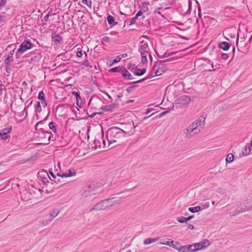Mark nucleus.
I'll list each match as a JSON object with an SVG mask.
<instances>
[{"instance_id":"1","label":"nucleus","mask_w":252,"mask_h":252,"mask_svg":"<svg viewBox=\"0 0 252 252\" xmlns=\"http://www.w3.org/2000/svg\"><path fill=\"white\" fill-rule=\"evenodd\" d=\"M126 133L125 131L116 126L109 128L106 134L109 146L113 143L118 142L120 139L125 136Z\"/></svg>"},{"instance_id":"2","label":"nucleus","mask_w":252,"mask_h":252,"mask_svg":"<svg viewBox=\"0 0 252 252\" xmlns=\"http://www.w3.org/2000/svg\"><path fill=\"white\" fill-rule=\"evenodd\" d=\"M121 202V201L120 199H115V198L114 197L104 199L96 204L90 209V211L104 210L108 207L113 206L115 204H119Z\"/></svg>"},{"instance_id":"3","label":"nucleus","mask_w":252,"mask_h":252,"mask_svg":"<svg viewBox=\"0 0 252 252\" xmlns=\"http://www.w3.org/2000/svg\"><path fill=\"white\" fill-rule=\"evenodd\" d=\"M98 193V189L94 184H91L86 186L81 194L84 199H90L92 196Z\"/></svg>"},{"instance_id":"4","label":"nucleus","mask_w":252,"mask_h":252,"mask_svg":"<svg viewBox=\"0 0 252 252\" xmlns=\"http://www.w3.org/2000/svg\"><path fill=\"white\" fill-rule=\"evenodd\" d=\"M169 59L165 60L163 61H158L155 62V65L152 68V69L150 72V75L146 77V79H149L155 76L160 75L161 73L159 72L160 66L163 65V63L170 61Z\"/></svg>"},{"instance_id":"5","label":"nucleus","mask_w":252,"mask_h":252,"mask_svg":"<svg viewBox=\"0 0 252 252\" xmlns=\"http://www.w3.org/2000/svg\"><path fill=\"white\" fill-rule=\"evenodd\" d=\"M34 46L33 44L31 43L30 39L24 40L21 44L19 48L17 50L16 53V58L19 59L20 55L23 54L27 50L32 49Z\"/></svg>"},{"instance_id":"6","label":"nucleus","mask_w":252,"mask_h":252,"mask_svg":"<svg viewBox=\"0 0 252 252\" xmlns=\"http://www.w3.org/2000/svg\"><path fill=\"white\" fill-rule=\"evenodd\" d=\"M102 136L103 134L101 135L99 133L96 135L95 139L94 141V146L92 145V148L93 149H94V150H96L97 148L102 149V148H104L105 145V141L104 140H103Z\"/></svg>"},{"instance_id":"7","label":"nucleus","mask_w":252,"mask_h":252,"mask_svg":"<svg viewBox=\"0 0 252 252\" xmlns=\"http://www.w3.org/2000/svg\"><path fill=\"white\" fill-rule=\"evenodd\" d=\"M12 131V126H10L7 127L3 128L0 130V138L1 140L5 141L10 139V133Z\"/></svg>"},{"instance_id":"8","label":"nucleus","mask_w":252,"mask_h":252,"mask_svg":"<svg viewBox=\"0 0 252 252\" xmlns=\"http://www.w3.org/2000/svg\"><path fill=\"white\" fill-rule=\"evenodd\" d=\"M190 97L188 95H183L176 99V103L183 105H187L190 101Z\"/></svg>"},{"instance_id":"9","label":"nucleus","mask_w":252,"mask_h":252,"mask_svg":"<svg viewBox=\"0 0 252 252\" xmlns=\"http://www.w3.org/2000/svg\"><path fill=\"white\" fill-rule=\"evenodd\" d=\"M76 175V172L74 170H69L67 172L63 173L62 174H61L59 173H57V175L58 177H60L61 178H63V177H69L73 176H75Z\"/></svg>"},{"instance_id":"10","label":"nucleus","mask_w":252,"mask_h":252,"mask_svg":"<svg viewBox=\"0 0 252 252\" xmlns=\"http://www.w3.org/2000/svg\"><path fill=\"white\" fill-rule=\"evenodd\" d=\"M252 208V196L247 198L245 208H241L242 212H245L250 210Z\"/></svg>"},{"instance_id":"11","label":"nucleus","mask_w":252,"mask_h":252,"mask_svg":"<svg viewBox=\"0 0 252 252\" xmlns=\"http://www.w3.org/2000/svg\"><path fill=\"white\" fill-rule=\"evenodd\" d=\"M205 117L203 116H200L197 119V120L194 121L193 122L194 124H196V126L199 127L201 126L202 127L205 125Z\"/></svg>"},{"instance_id":"12","label":"nucleus","mask_w":252,"mask_h":252,"mask_svg":"<svg viewBox=\"0 0 252 252\" xmlns=\"http://www.w3.org/2000/svg\"><path fill=\"white\" fill-rule=\"evenodd\" d=\"M14 53V50H11L10 51H9L8 56L5 58V59L4 60V63L6 64V68L8 66H9V62L13 61V55Z\"/></svg>"},{"instance_id":"13","label":"nucleus","mask_w":252,"mask_h":252,"mask_svg":"<svg viewBox=\"0 0 252 252\" xmlns=\"http://www.w3.org/2000/svg\"><path fill=\"white\" fill-rule=\"evenodd\" d=\"M52 38L55 44L59 43L63 40L62 36L60 35V34H57L56 32L52 33Z\"/></svg>"},{"instance_id":"14","label":"nucleus","mask_w":252,"mask_h":252,"mask_svg":"<svg viewBox=\"0 0 252 252\" xmlns=\"http://www.w3.org/2000/svg\"><path fill=\"white\" fill-rule=\"evenodd\" d=\"M122 74L124 78L128 80H132L133 78L132 75L127 71L125 67H123V69L122 71Z\"/></svg>"},{"instance_id":"15","label":"nucleus","mask_w":252,"mask_h":252,"mask_svg":"<svg viewBox=\"0 0 252 252\" xmlns=\"http://www.w3.org/2000/svg\"><path fill=\"white\" fill-rule=\"evenodd\" d=\"M147 48H148V44L147 42H145L144 40L141 41L138 51L140 53L143 52H147L146 51Z\"/></svg>"},{"instance_id":"16","label":"nucleus","mask_w":252,"mask_h":252,"mask_svg":"<svg viewBox=\"0 0 252 252\" xmlns=\"http://www.w3.org/2000/svg\"><path fill=\"white\" fill-rule=\"evenodd\" d=\"M231 45L226 41H222L219 44V47L224 51H227Z\"/></svg>"},{"instance_id":"17","label":"nucleus","mask_w":252,"mask_h":252,"mask_svg":"<svg viewBox=\"0 0 252 252\" xmlns=\"http://www.w3.org/2000/svg\"><path fill=\"white\" fill-rule=\"evenodd\" d=\"M107 20L108 24L111 26L113 27L115 25H117L118 24V22L115 21V19L114 17L110 15H108L107 17Z\"/></svg>"},{"instance_id":"18","label":"nucleus","mask_w":252,"mask_h":252,"mask_svg":"<svg viewBox=\"0 0 252 252\" xmlns=\"http://www.w3.org/2000/svg\"><path fill=\"white\" fill-rule=\"evenodd\" d=\"M118 104H113L110 105H106L104 107L103 110L105 111L111 112L114 109L117 108Z\"/></svg>"},{"instance_id":"19","label":"nucleus","mask_w":252,"mask_h":252,"mask_svg":"<svg viewBox=\"0 0 252 252\" xmlns=\"http://www.w3.org/2000/svg\"><path fill=\"white\" fill-rule=\"evenodd\" d=\"M146 68H136L135 71L133 73L136 76H142L146 73Z\"/></svg>"},{"instance_id":"20","label":"nucleus","mask_w":252,"mask_h":252,"mask_svg":"<svg viewBox=\"0 0 252 252\" xmlns=\"http://www.w3.org/2000/svg\"><path fill=\"white\" fill-rule=\"evenodd\" d=\"M141 55V62L143 63H148V60L147 59V56L148 54V52H143L140 53Z\"/></svg>"},{"instance_id":"21","label":"nucleus","mask_w":252,"mask_h":252,"mask_svg":"<svg viewBox=\"0 0 252 252\" xmlns=\"http://www.w3.org/2000/svg\"><path fill=\"white\" fill-rule=\"evenodd\" d=\"M196 124L192 123L188 128H187L186 130L187 131L186 133H190L194 130L196 129L197 126H196Z\"/></svg>"},{"instance_id":"22","label":"nucleus","mask_w":252,"mask_h":252,"mask_svg":"<svg viewBox=\"0 0 252 252\" xmlns=\"http://www.w3.org/2000/svg\"><path fill=\"white\" fill-rule=\"evenodd\" d=\"M202 244L200 242L196 243L193 244V251L196 252L197 251L203 249L202 247Z\"/></svg>"},{"instance_id":"23","label":"nucleus","mask_w":252,"mask_h":252,"mask_svg":"<svg viewBox=\"0 0 252 252\" xmlns=\"http://www.w3.org/2000/svg\"><path fill=\"white\" fill-rule=\"evenodd\" d=\"M202 210L199 206H196L193 207H190L189 208V211L192 213H197Z\"/></svg>"},{"instance_id":"24","label":"nucleus","mask_w":252,"mask_h":252,"mask_svg":"<svg viewBox=\"0 0 252 252\" xmlns=\"http://www.w3.org/2000/svg\"><path fill=\"white\" fill-rule=\"evenodd\" d=\"M158 240V238H148L145 240L144 244L145 245H149L152 243L156 242Z\"/></svg>"},{"instance_id":"25","label":"nucleus","mask_w":252,"mask_h":252,"mask_svg":"<svg viewBox=\"0 0 252 252\" xmlns=\"http://www.w3.org/2000/svg\"><path fill=\"white\" fill-rule=\"evenodd\" d=\"M251 151L252 150H251L250 147H247V146H245V147L243 148L242 153L243 156H246L250 154Z\"/></svg>"},{"instance_id":"26","label":"nucleus","mask_w":252,"mask_h":252,"mask_svg":"<svg viewBox=\"0 0 252 252\" xmlns=\"http://www.w3.org/2000/svg\"><path fill=\"white\" fill-rule=\"evenodd\" d=\"M49 128L52 130V131L56 133L57 132V129L56 127V125L54 122H51L49 124Z\"/></svg>"},{"instance_id":"27","label":"nucleus","mask_w":252,"mask_h":252,"mask_svg":"<svg viewBox=\"0 0 252 252\" xmlns=\"http://www.w3.org/2000/svg\"><path fill=\"white\" fill-rule=\"evenodd\" d=\"M60 211L57 209H55L53 210V211L50 214L51 219L50 220L53 219L54 218L56 217L57 215L59 214Z\"/></svg>"},{"instance_id":"28","label":"nucleus","mask_w":252,"mask_h":252,"mask_svg":"<svg viewBox=\"0 0 252 252\" xmlns=\"http://www.w3.org/2000/svg\"><path fill=\"white\" fill-rule=\"evenodd\" d=\"M123 69V67L119 66L115 67H113V68L110 69L109 70V71L112 72H119L122 73Z\"/></svg>"},{"instance_id":"29","label":"nucleus","mask_w":252,"mask_h":252,"mask_svg":"<svg viewBox=\"0 0 252 252\" xmlns=\"http://www.w3.org/2000/svg\"><path fill=\"white\" fill-rule=\"evenodd\" d=\"M200 243L202 244V245L203 249H205L206 247H207L210 245V241L208 240V239H205L200 242Z\"/></svg>"},{"instance_id":"30","label":"nucleus","mask_w":252,"mask_h":252,"mask_svg":"<svg viewBox=\"0 0 252 252\" xmlns=\"http://www.w3.org/2000/svg\"><path fill=\"white\" fill-rule=\"evenodd\" d=\"M234 159V155L232 154H228L226 158V162H231L233 161Z\"/></svg>"},{"instance_id":"31","label":"nucleus","mask_w":252,"mask_h":252,"mask_svg":"<svg viewBox=\"0 0 252 252\" xmlns=\"http://www.w3.org/2000/svg\"><path fill=\"white\" fill-rule=\"evenodd\" d=\"M34 108L35 112H40L42 111V108L40 102L37 101L36 102V104L35 105Z\"/></svg>"},{"instance_id":"32","label":"nucleus","mask_w":252,"mask_h":252,"mask_svg":"<svg viewBox=\"0 0 252 252\" xmlns=\"http://www.w3.org/2000/svg\"><path fill=\"white\" fill-rule=\"evenodd\" d=\"M72 94L76 97V101H79V100H81V97L78 92L74 91L72 93Z\"/></svg>"},{"instance_id":"33","label":"nucleus","mask_w":252,"mask_h":252,"mask_svg":"<svg viewBox=\"0 0 252 252\" xmlns=\"http://www.w3.org/2000/svg\"><path fill=\"white\" fill-rule=\"evenodd\" d=\"M16 48V46L15 44H12L8 45L6 48V50L10 51L12 50H13L15 52V50Z\"/></svg>"},{"instance_id":"34","label":"nucleus","mask_w":252,"mask_h":252,"mask_svg":"<svg viewBox=\"0 0 252 252\" xmlns=\"http://www.w3.org/2000/svg\"><path fill=\"white\" fill-rule=\"evenodd\" d=\"M178 252H188L186 245L179 247Z\"/></svg>"},{"instance_id":"35","label":"nucleus","mask_w":252,"mask_h":252,"mask_svg":"<svg viewBox=\"0 0 252 252\" xmlns=\"http://www.w3.org/2000/svg\"><path fill=\"white\" fill-rule=\"evenodd\" d=\"M37 98L40 100H43L45 98V95L43 91L39 92Z\"/></svg>"},{"instance_id":"36","label":"nucleus","mask_w":252,"mask_h":252,"mask_svg":"<svg viewBox=\"0 0 252 252\" xmlns=\"http://www.w3.org/2000/svg\"><path fill=\"white\" fill-rule=\"evenodd\" d=\"M136 87H137V86H136V85L129 86L128 87H127L126 88V91L128 93H131L133 91V90L134 89H135L136 88Z\"/></svg>"},{"instance_id":"37","label":"nucleus","mask_w":252,"mask_h":252,"mask_svg":"<svg viewBox=\"0 0 252 252\" xmlns=\"http://www.w3.org/2000/svg\"><path fill=\"white\" fill-rule=\"evenodd\" d=\"M242 212H242V209H241V210H235V211H233V212H230V213H229V215H230V216L232 217V216H235V215H236L239 214H240V213H242Z\"/></svg>"},{"instance_id":"38","label":"nucleus","mask_w":252,"mask_h":252,"mask_svg":"<svg viewBox=\"0 0 252 252\" xmlns=\"http://www.w3.org/2000/svg\"><path fill=\"white\" fill-rule=\"evenodd\" d=\"M178 221L180 223H184L187 222V219L184 217H180L177 218Z\"/></svg>"},{"instance_id":"39","label":"nucleus","mask_w":252,"mask_h":252,"mask_svg":"<svg viewBox=\"0 0 252 252\" xmlns=\"http://www.w3.org/2000/svg\"><path fill=\"white\" fill-rule=\"evenodd\" d=\"M7 0H0V10L5 6Z\"/></svg>"},{"instance_id":"40","label":"nucleus","mask_w":252,"mask_h":252,"mask_svg":"<svg viewBox=\"0 0 252 252\" xmlns=\"http://www.w3.org/2000/svg\"><path fill=\"white\" fill-rule=\"evenodd\" d=\"M82 55H83V54H82V49L80 48H78L77 49V54H76L77 57L80 58L82 56Z\"/></svg>"},{"instance_id":"41","label":"nucleus","mask_w":252,"mask_h":252,"mask_svg":"<svg viewBox=\"0 0 252 252\" xmlns=\"http://www.w3.org/2000/svg\"><path fill=\"white\" fill-rule=\"evenodd\" d=\"M187 247L188 248V252H195V251H193V244L189 245H186Z\"/></svg>"},{"instance_id":"42","label":"nucleus","mask_w":252,"mask_h":252,"mask_svg":"<svg viewBox=\"0 0 252 252\" xmlns=\"http://www.w3.org/2000/svg\"><path fill=\"white\" fill-rule=\"evenodd\" d=\"M82 2L83 4H86L88 6L91 7L92 5V2L91 1H88L87 0H82Z\"/></svg>"},{"instance_id":"43","label":"nucleus","mask_w":252,"mask_h":252,"mask_svg":"<svg viewBox=\"0 0 252 252\" xmlns=\"http://www.w3.org/2000/svg\"><path fill=\"white\" fill-rule=\"evenodd\" d=\"M135 18L136 17L134 16V17H133L132 18H131L130 20L129 23L128 24L129 26L135 24L136 20L137 19V18Z\"/></svg>"},{"instance_id":"44","label":"nucleus","mask_w":252,"mask_h":252,"mask_svg":"<svg viewBox=\"0 0 252 252\" xmlns=\"http://www.w3.org/2000/svg\"><path fill=\"white\" fill-rule=\"evenodd\" d=\"M170 110H168L167 111H163L159 114V117H160V118L164 116V115H165L166 114L170 113Z\"/></svg>"},{"instance_id":"45","label":"nucleus","mask_w":252,"mask_h":252,"mask_svg":"<svg viewBox=\"0 0 252 252\" xmlns=\"http://www.w3.org/2000/svg\"><path fill=\"white\" fill-rule=\"evenodd\" d=\"M179 243L178 242H175V243L174 244V245H171L170 244V247L174 248V249H176L178 250H179V247L178 245H179Z\"/></svg>"},{"instance_id":"46","label":"nucleus","mask_w":252,"mask_h":252,"mask_svg":"<svg viewBox=\"0 0 252 252\" xmlns=\"http://www.w3.org/2000/svg\"><path fill=\"white\" fill-rule=\"evenodd\" d=\"M49 14H47L44 17V20L45 21V22H43L42 25V26H44L45 25H46V23L48 21V18H49Z\"/></svg>"},{"instance_id":"47","label":"nucleus","mask_w":252,"mask_h":252,"mask_svg":"<svg viewBox=\"0 0 252 252\" xmlns=\"http://www.w3.org/2000/svg\"><path fill=\"white\" fill-rule=\"evenodd\" d=\"M228 55L226 53H222L221 55V59L224 60H227L228 58Z\"/></svg>"},{"instance_id":"48","label":"nucleus","mask_w":252,"mask_h":252,"mask_svg":"<svg viewBox=\"0 0 252 252\" xmlns=\"http://www.w3.org/2000/svg\"><path fill=\"white\" fill-rule=\"evenodd\" d=\"M83 65L86 67H92V66L90 65L89 62L88 60H86L84 63H83Z\"/></svg>"},{"instance_id":"49","label":"nucleus","mask_w":252,"mask_h":252,"mask_svg":"<svg viewBox=\"0 0 252 252\" xmlns=\"http://www.w3.org/2000/svg\"><path fill=\"white\" fill-rule=\"evenodd\" d=\"M161 244L167 245V246H170V243H169V241H166V240L164 239L162 242H161L160 243Z\"/></svg>"},{"instance_id":"50","label":"nucleus","mask_w":252,"mask_h":252,"mask_svg":"<svg viewBox=\"0 0 252 252\" xmlns=\"http://www.w3.org/2000/svg\"><path fill=\"white\" fill-rule=\"evenodd\" d=\"M170 56V52H166L164 55L162 56V57H159V58L163 59L165 58H167Z\"/></svg>"},{"instance_id":"51","label":"nucleus","mask_w":252,"mask_h":252,"mask_svg":"<svg viewBox=\"0 0 252 252\" xmlns=\"http://www.w3.org/2000/svg\"><path fill=\"white\" fill-rule=\"evenodd\" d=\"M146 80H147V79H146V78H145L144 79L139 80L138 81H135V82H133L131 83V84H138V83H142V82H144Z\"/></svg>"},{"instance_id":"52","label":"nucleus","mask_w":252,"mask_h":252,"mask_svg":"<svg viewBox=\"0 0 252 252\" xmlns=\"http://www.w3.org/2000/svg\"><path fill=\"white\" fill-rule=\"evenodd\" d=\"M121 59H122L121 57H120V56H118L117 59L113 60L112 63H117L119 62L121 60Z\"/></svg>"},{"instance_id":"53","label":"nucleus","mask_w":252,"mask_h":252,"mask_svg":"<svg viewBox=\"0 0 252 252\" xmlns=\"http://www.w3.org/2000/svg\"><path fill=\"white\" fill-rule=\"evenodd\" d=\"M49 173L52 176L53 179H56L57 178V176H58L57 175V174L55 175V174L53 173V172L52 170L51 171L49 170Z\"/></svg>"},{"instance_id":"54","label":"nucleus","mask_w":252,"mask_h":252,"mask_svg":"<svg viewBox=\"0 0 252 252\" xmlns=\"http://www.w3.org/2000/svg\"><path fill=\"white\" fill-rule=\"evenodd\" d=\"M50 179L51 180H54L55 182L57 184H58L62 182L60 178H59V177L58 178L57 177V178L56 179H52L50 177Z\"/></svg>"},{"instance_id":"55","label":"nucleus","mask_w":252,"mask_h":252,"mask_svg":"<svg viewBox=\"0 0 252 252\" xmlns=\"http://www.w3.org/2000/svg\"><path fill=\"white\" fill-rule=\"evenodd\" d=\"M142 14L143 13L141 11H139L135 16V17H136L135 18H137L139 16H141L142 15Z\"/></svg>"},{"instance_id":"56","label":"nucleus","mask_w":252,"mask_h":252,"mask_svg":"<svg viewBox=\"0 0 252 252\" xmlns=\"http://www.w3.org/2000/svg\"><path fill=\"white\" fill-rule=\"evenodd\" d=\"M41 100V104L42 105V106L43 107H45L47 106V103H46V100H45V98L43 100Z\"/></svg>"},{"instance_id":"57","label":"nucleus","mask_w":252,"mask_h":252,"mask_svg":"<svg viewBox=\"0 0 252 252\" xmlns=\"http://www.w3.org/2000/svg\"><path fill=\"white\" fill-rule=\"evenodd\" d=\"M109 40V38L108 36H104L102 38V41L108 42Z\"/></svg>"},{"instance_id":"58","label":"nucleus","mask_w":252,"mask_h":252,"mask_svg":"<svg viewBox=\"0 0 252 252\" xmlns=\"http://www.w3.org/2000/svg\"><path fill=\"white\" fill-rule=\"evenodd\" d=\"M1 83H2L1 81H0V92L2 91L3 90V89H5L4 85H2Z\"/></svg>"},{"instance_id":"59","label":"nucleus","mask_w":252,"mask_h":252,"mask_svg":"<svg viewBox=\"0 0 252 252\" xmlns=\"http://www.w3.org/2000/svg\"><path fill=\"white\" fill-rule=\"evenodd\" d=\"M127 173L126 171H123L121 173V177L123 178L124 175H125Z\"/></svg>"},{"instance_id":"60","label":"nucleus","mask_w":252,"mask_h":252,"mask_svg":"<svg viewBox=\"0 0 252 252\" xmlns=\"http://www.w3.org/2000/svg\"><path fill=\"white\" fill-rule=\"evenodd\" d=\"M187 226H188V228H189V229H194V226L192 224H188Z\"/></svg>"},{"instance_id":"61","label":"nucleus","mask_w":252,"mask_h":252,"mask_svg":"<svg viewBox=\"0 0 252 252\" xmlns=\"http://www.w3.org/2000/svg\"><path fill=\"white\" fill-rule=\"evenodd\" d=\"M113 60H109L108 62H107V64H109V65H113L114 63H112Z\"/></svg>"},{"instance_id":"62","label":"nucleus","mask_w":252,"mask_h":252,"mask_svg":"<svg viewBox=\"0 0 252 252\" xmlns=\"http://www.w3.org/2000/svg\"><path fill=\"white\" fill-rule=\"evenodd\" d=\"M193 218H194V216H190L189 217H187L186 218L187 221H189V220H191V219H192Z\"/></svg>"},{"instance_id":"63","label":"nucleus","mask_w":252,"mask_h":252,"mask_svg":"<svg viewBox=\"0 0 252 252\" xmlns=\"http://www.w3.org/2000/svg\"><path fill=\"white\" fill-rule=\"evenodd\" d=\"M5 18V16L4 15H0V23H1V21H3V18Z\"/></svg>"},{"instance_id":"64","label":"nucleus","mask_w":252,"mask_h":252,"mask_svg":"<svg viewBox=\"0 0 252 252\" xmlns=\"http://www.w3.org/2000/svg\"><path fill=\"white\" fill-rule=\"evenodd\" d=\"M110 34L112 35H115L118 34V32H117L116 31H113V32H111L110 33Z\"/></svg>"}]
</instances>
